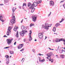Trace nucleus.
Instances as JSON below:
<instances>
[{
    "label": "nucleus",
    "instance_id": "obj_55",
    "mask_svg": "<svg viewBox=\"0 0 65 65\" xmlns=\"http://www.w3.org/2000/svg\"><path fill=\"white\" fill-rule=\"evenodd\" d=\"M46 38H47V37L45 36V39H46Z\"/></svg>",
    "mask_w": 65,
    "mask_h": 65
},
{
    "label": "nucleus",
    "instance_id": "obj_39",
    "mask_svg": "<svg viewBox=\"0 0 65 65\" xmlns=\"http://www.w3.org/2000/svg\"><path fill=\"white\" fill-rule=\"evenodd\" d=\"M39 60L40 61H41V57H39Z\"/></svg>",
    "mask_w": 65,
    "mask_h": 65
},
{
    "label": "nucleus",
    "instance_id": "obj_27",
    "mask_svg": "<svg viewBox=\"0 0 65 65\" xmlns=\"http://www.w3.org/2000/svg\"><path fill=\"white\" fill-rule=\"evenodd\" d=\"M56 28L54 27H53V30L54 32H56Z\"/></svg>",
    "mask_w": 65,
    "mask_h": 65
},
{
    "label": "nucleus",
    "instance_id": "obj_4",
    "mask_svg": "<svg viewBox=\"0 0 65 65\" xmlns=\"http://www.w3.org/2000/svg\"><path fill=\"white\" fill-rule=\"evenodd\" d=\"M13 18H12V19L10 21L11 23L12 24H14L15 22V19L14 18V17H13Z\"/></svg>",
    "mask_w": 65,
    "mask_h": 65
},
{
    "label": "nucleus",
    "instance_id": "obj_40",
    "mask_svg": "<svg viewBox=\"0 0 65 65\" xmlns=\"http://www.w3.org/2000/svg\"><path fill=\"white\" fill-rule=\"evenodd\" d=\"M26 6V4H23V6Z\"/></svg>",
    "mask_w": 65,
    "mask_h": 65
},
{
    "label": "nucleus",
    "instance_id": "obj_11",
    "mask_svg": "<svg viewBox=\"0 0 65 65\" xmlns=\"http://www.w3.org/2000/svg\"><path fill=\"white\" fill-rule=\"evenodd\" d=\"M23 46V44H21L19 45L18 46H17V48H18V49H20L21 48H22V47Z\"/></svg>",
    "mask_w": 65,
    "mask_h": 65
},
{
    "label": "nucleus",
    "instance_id": "obj_63",
    "mask_svg": "<svg viewBox=\"0 0 65 65\" xmlns=\"http://www.w3.org/2000/svg\"><path fill=\"white\" fill-rule=\"evenodd\" d=\"M37 63H38V64H39V63H38V61H37Z\"/></svg>",
    "mask_w": 65,
    "mask_h": 65
},
{
    "label": "nucleus",
    "instance_id": "obj_47",
    "mask_svg": "<svg viewBox=\"0 0 65 65\" xmlns=\"http://www.w3.org/2000/svg\"><path fill=\"white\" fill-rule=\"evenodd\" d=\"M9 47H10V46L6 47V48H9Z\"/></svg>",
    "mask_w": 65,
    "mask_h": 65
},
{
    "label": "nucleus",
    "instance_id": "obj_51",
    "mask_svg": "<svg viewBox=\"0 0 65 65\" xmlns=\"http://www.w3.org/2000/svg\"><path fill=\"white\" fill-rule=\"evenodd\" d=\"M3 5V4H0V5H1V6H2L3 5Z\"/></svg>",
    "mask_w": 65,
    "mask_h": 65
},
{
    "label": "nucleus",
    "instance_id": "obj_56",
    "mask_svg": "<svg viewBox=\"0 0 65 65\" xmlns=\"http://www.w3.org/2000/svg\"><path fill=\"white\" fill-rule=\"evenodd\" d=\"M23 19H22V20L21 22V23H23Z\"/></svg>",
    "mask_w": 65,
    "mask_h": 65
},
{
    "label": "nucleus",
    "instance_id": "obj_3",
    "mask_svg": "<svg viewBox=\"0 0 65 65\" xmlns=\"http://www.w3.org/2000/svg\"><path fill=\"white\" fill-rule=\"evenodd\" d=\"M29 41H31L32 39V38L31 37V34H32V31L31 30H30L29 31Z\"/></svg>",
    "mask_w": 65,
    "mask_h": 65
},
{
    "label": "nucleus",
    "instance_id": "obj_33",
    "mask_svg": "<svg viewBox=\"0 0 65 65\" xmlns=\"http://www.w3.org/2000/svg\"><path fill=\"white\" fill-rule=\"evenodd\" d=\"M64 19H63L62 18V19H61V21H60V22H59V23H62V22H63V21H64Z\"/></svg>",
    "mask_w": 65,
    "mask_h": 65
},
{
    "label": "nucleus",
    "instance_id": "obj_64",
    "mask_svg": "<svg viewBox=\"0 0 65 65\" xmlns=\"http://www.w3.org/2000/svg\"><path fill=\"white\" fill-rule=\"evenodd\" d=\"M64 48V50H65V47L64 48Z\"/></svg>",
    "mask_w": 65,
    "mask_h": 65
},
{
    "label": "nucleus",
    "instance_id": "obj_22",
    "mask_svg": "<svg viewBox=\"0 0 65 65\" xmlns=\"http://www.w3.org/2000/svg\"><path fill=\"white\" fill-rule=\"evenodd\" d=\"M16 37H19V32H18V31H17V32Z\"/></svg>",
    "mask_w": 65,
    "mask_h": 65
},
{
    "label": "nucleus",
    "instance_id": "obj_19",
    "mask_svg": "<svg viewBox=\"0 0 65 65\" xmlns=\"http://www.w3.org/2000/svg\"><path fill=\"white\" fill-rule=\"evenodd\" d=\"M11 29H12V27H10V26L8 27V31H11L10 30H11Z\"/></svg>",
    "mask_w": 65,
    "mask_h": 65
},
{
    "label": "nucleus",
    "instance_id": "obj_35",
    "mask_svg": "<svg viewBox=\"0 0 65 65\" xmlns=\"http://www.w3.org/2000/svg\"><path fill=\"white\" fill-rule=\"evenodd\" d=\"M51 13H52V12H50V13L49 14H48V17H50V16L51 15Z\"/></svg>",
    "mask_w": 65,
    "mask_h": 65
},
{
    "label": "nucleus",
    "instance_id": "obj_20",
    "mask_svg": "<svg viewBox=\"0 0 65 65\" xmlns=\"http://www.w3.org/2000/svg\"><path fill=\"white\" fill-rule=\"evenodd\" d=\"M33 8H34V5H33V4H32L30 7V8H29V9H31Z\"/></svg>",
    "mask_w": 65,
    "mask_h": 65
},
{
    "label": "nucleus",
    "instance_id": "obj_52",
    "mask_svg": "<svg viewBox=\"0 0 65 65\" xmlns=\"http://www.w3.org/2000/svg\"><path fill=\"white\" fill-rule=\"evenodd\" d=\"M59 46L58 47V48H57V51H58V50H59Z\"/></svg>",
    "mask_w": 65,
    "mask_h": 65
},
{
    "label": "nucleus",
    "instance_id": "obj_32",
    "mask_svg": "<svg viewBox=\"0 0 65 65\" xmlns=\"http://www.w3.org/2000/svg\"><path fill=\"white\" fill-rule=\"evenodd\" d=\"M5 3H7L8 2V0H4Z\"/></svg>",
    "mask_w": 65,
    "mask_h": 65
},
{
    "label": "nucleus",
    "instance_id": "obj_49",
    "mask_svg": "<svg viewBox=\"0 0 65 65\" xmlns=\"http://www.w3.org/2000/svg\"><path fill=\"white\" fill-rule=\"evenodd\" d=\"M32 51L33 52H35V50L34 49H33L32 50Z\"/></svg>",
    "mask_w": 65,
    "mask_h": 65
},
{
    "label": "nucleus",
    "instance_id": "obj_14",
    "mask_svg": "<svg viewBox=\"0 0 65 65\" xmlns=\"http://www.w3.org/2000/svg\"><path fill=\"white\" fill-rule=\"evenodd\" d=\"M63 41L64 44L65 45V40H64L63 39H61L59 40V41Z\"/></svg>",
    "mask_w": 65,
    "mask_h": 65
},
{
    "label": "nucleus",
    "instance_id": "obj_61",
    "mask_svg": "<svg viewBox=\"0 0 65 65\" xmlns=\"http://www.w3.org/2000/svg\"><path fill=\"white\" fill-rule=\"evenodd\" d=\"M21 39V38H19V40H20V39Z\"/></svg>",
    "mask_w": 65,
    "mask_h": 65
},
{
    "label": "nucleus",
    "instance_id": "obj_53",
    "mask_svg": "<svg viewBox=\"0 0 65 65\" xmlns=\"http://www.w3.org/2000/svg\"><path fill=\"white\" fill-rule=\"evenodd\" d=\"M7 37V36H6L5 35L3 36V37Z\"/></svg>",
    "mask_w": 65,
    "mask_h": 65
},
{
    "label": "nucleus",
    "instance_id": "obj_43",
    "mask_svg": "<svg viewBox=\"0 0 65 65\" xmlns=\"http://www.w3.org/2000/svg\"><path fill=\"white\" fill-rule=\"evenodd\" d=\"M24 51V48H23L21 50H20V52H23Z\"/></svg>",
    "mask_w": 65,
    "mask_h": 65
},
{
    "label": "nucleus",
    "instance_id": "obj_60",
    "mask_svg": "<svg viewBox=\"0 0 65 65\" xmlns=\"http://www.w3.org/2000/svg\"><path fill=\"white\" fill-rule=\"evenodd\" d=\"M4 49H6V47H4Z\"/></svg>",
    "mask_w": 65,
    "mask_h": 65
},
{
    "label": "nucleus",
    "instance_id": "obj_25",
    "mask_svg": "<svg viewBox=\"0 0 65 65\" xmlns=\"http://www.w3.org/2000/svg\"><path fill=\"white\" fill-rule=\"evenodd\" d=\"M34 26V24L33 23H31L30 24V27H31L32 26Z\"/></svg>",
    "mask_w": 65,
    "mask_h": 65
},
{
    "label": "nucleus",
    "instance_id": "obj_28",
    "mask_svg": "<svg viewBox=\"0 0 65 65\" xmlns=\"http://www.w3.org/2000/svg\"><path fill=\"white\" fill-rule=\"evenodd\" d=\"M44 61H45V59H43L42 60H40V62H44Z\"/></svg>",
    "mask_w": 65,
    "mask_h": 65
},
{
    "label": "nucleus",
    "instance_id": "obj_54",
    "mask_svg": "<svg viewBox=\"0 0 65 65\" xmlns=\"http://www.w3.org/2000/svg\"><path fill=\"white\" fill-rule=\"evenodd\" d=\"M19 8H20V9H21V6H19Z\"/></svg>",
    "mask_w": 65,
    "mask_h": 65
},
{
    "label": "nucleus",
    "instance_id": "obj_36",
    "mask_svg": "<svg viewBox=\"0 0 65 65\" xmlns=\"http://www.w3.org/2000/svg\"><path fill=\"white\" fill-rule=\"evenodd\" d=\"M0 21H2V23H4V22H5L4 20L3 19H2L1 20H0Z\"/></svg>",
    "mask_w": 65,
    "mask_h": 65
},
{
    "label": "nucleus",
    "instance_id": "obj_24",
    "mask_svg": "<svg viewBox=\"0 0 65 65\" xmlns=\"http://www.w3.org/2000/svg\"><path fill=\"white\" fill-rule=\"evenodd\" d=\"M15 9H16V8H13L12 9V11L13 12V13L14 12V11L15 10Z\"/></svg>",
    "mask_w": 65,
    "mask_h": 65
},
{
    "label": "nucleus",
    "instance_id": "obj_48",
    "mask_svg": "<svg viewBox=\"0 0 65 65\" xmlns=\"http://www.w3.org/2000/svg\"><path fill=\"white\" fill-rule=\"evenodd\" d=\"M61 48H60L59 50V52H60L61 51Z\"/></svg>",
    "mask_w": 65,
    "mask_h": 65
},
{
    "label": "nucleus",
    "instance_id": "obj_2",
    "mask_svg": "<svg viewBox=\"0 0 65 65\" xmlns=\"http://www.w3.org/2000/svg\"><path fill=\"white\" fill-rule=\"evenodd\" d=\"M27 30H22V32H20V34L21 36H24V34H27Z\"/></svg>",
    "mask_w": 65,
    "mask_h": 65
},
{
    "label": "nucleus",
    "instance_id": "obj_59",
    "mask_svg": "<svg viewBox=\"0 0 65 65\" xmlns=\"http://www.w3.org/2000/svg\"><path fill=\"white\" fill-rule=\"evenodd\" d=\"M48 48H49V49H50V50H51V49L50 48V47H48Z\"/></svg>",
    "mask_w": 65,
    "mask_h": 65
},
{
    "label": "nucleus",
    "instance_id": "obj_8",
    "mask_svg": "<svg viewBox=\"0 0 65 65\" xmlns=\"http://www.w3.org/2000/svg\"><path fill=\"white\" fill-rule=\"evenodd\" d=\"M50 4L51 6H53L54 5V2L53 1H51L50 2Z\"/></svg>",
    "mask_w": 65,
    "mask_h": 65
},
{
    "label": "nucleus",
    "instance_id": "obj_41",
    "mask_svg": "<svg viewBox=\"0 0 65 65\" xmlns=\"http://www.w3.org/2000/svg\"><path fill=\"white\" fill-rule=\"evenodd\" d=\"M64 1H65V0H63V1H61L60 2V3H62V2H63Z\"/></svg>",
    "mask_w": 65,
    "mask_h": 65
},
{
    "label": "nucleus",
    "instance_id": "obj_31",
    "mask_svg": "<svg viewBox=\"0 0 65 65\" xmlns=\"http://www.w3.org/2000/svg\"><path fill=\"white\" fill-rule=\"evenodd\" d=\"M3 19V17L2 15L0 16V20H2Z\"/></svg>",
    "mask_w": 65,
    "mask_h": 65
},
{
    "label": "nucleus",
    "instance_id": "obj_58",
    "mask_svg": "<svg viewBox=\"0 0 65 65\" xmlns=\"http://www.w3.org/2000/svg\"><path fill=\"white\" fill-rule=\"evenodd\" d=\"M62 51H63V52H64V50H61Z\"/></svg>",
    "mask_w": 65,
    "mask_h": 65
},
{
    "label": "nucleus",
    "instance_id": "obj_1",
    "mask_svg": "<svg viewBox=\"0 0 65 65\" xmlns=\"http://www.w3.org/2000/svg\"><path fill=\"white\" fill-rule=\"evenodd\" d=\"M45 26L44 25H42V27L46 29V30H48L49 29L48 27H51V25L49 24L48 23H46L45 24Z\"/></svg>",
    "mask_w": 65,
    "mask_h": 65
},
{
    "label": "nucleus",
    "instance_id": "obj_44",
    "mask_svg": "<svg viewBox=\"0 0 65 65\" xmlns=\"http://www.w3.org/2000/svg\"><path fill=\"white\" fill-rule=\"evenodd\" d=\"M38 55H39V56H41V55H42V56H43V55L41 54H39Z\"/></svg>",
    "mask_w": 65,
    "mask_h": 65
},
{
    "label": "nucleus",
    "instance_id": "obj_15",
    "mask_svg": "<svg viewBox=\"0 0 65 65\" xmlns=\"http://www.w3.org/2000/svg\"><path fill=\"white\" fill-rule=\"evenodd\" d=\"M18 27H17V26H15L14 27V28L13 29L14 31H15V32H16V31H17V29H18Z\"/></svg>",
    "mask_w": 65,
    "mask_h": 65
},
{
    "label": "nucleus",
    "instance_id": "obj_42",
    "mask_svg": "<svg viewBox=\"0 0 65 65\" xmlns=\"http://www.w3.org/2000/svg\"><path fill=\"white\" fill-rule=\"evenodd\" d=\"M59 52L60 53H63V52L61 50V51H59Z\"/></svg>",
    "mask_w": 65,
    "mask_h": 65
},
{
    "label": "nucleus",
    "instance_id": "obj_37",
    "mask_svg": "<svg viewBox=\"0 0 65 65\" xmlns=\"http://www.w3.org/2000/svg\"><path fill=\"white\" fill-rule=\"evenodd\" d=\"M31 5V3H28V7H29L30 5Z\"/></svg>",
    "mask_w": 65,
    "mask_h": 65
},
{
    "label": "nucleus",
    "instance_id": "obj_23",
    "mask_svg": "<svg viewBox=\"0 0 65 65\" xmlns=\"http://www.w3.org/2000/svg\"><path fill=\"white\" fill-rule=\"evenodd\" d=\"M60 57L61 58H64V55H60Z\"/></svg>",
    "mask_w": 65,
    "mask_h": 65
},
{
    "label": "nucleus",
    "instance_id": "obj_18",
    "mask_svg": "<svg viewBox=\"0 0 65 65\" xmlns=\"http://www.w3.org/2000/svg\"><path fill=\"white\" fill-rule=\"evenodd\" d=\"M60 25L59 23H57L55 25V26L56 27H59V26H60Z\"/></svg>",
    "mask_w": 65,
    "mask_h": 65
},
{
    "label": "nucleus",
    "instance_id": "obj_38",
    "mask_svg": "<svg viewBox=\"0 0 65 65\" xmlns=\"http://www.w3.org/2000/svg\"><path fill=\"white\" fill-rule=\"evenodd\" d=\"M26 39H27L25 38L23 39V41L24 42H26Z\"/></svg>",
    "mask_w": 65,
    "mask_h": 65
},
{
    "label": "nucleus",
    "instance_id": "obj_16",
    "mask_svg": "<svg viewBox=\"0 0 65 65\" xmlns=\"http://www.w3.org/2000/svg\"><path fill=\"white\" fill-rule=\"evenodd\" d=\"M33 5H34L35 7H36L38 5L37 4V3L35 2H34L33 3Z\"/></svg>",
    "mask_w": 65,
    "mask_h": 65
},
{
    "label": "nucleus",
    "instance_id": "obj_57",
    "mask_svg": "<svg viewBox=\"0 0 65 65\" xmlns=\"http://www.w3.org/2000/svg\"><path fill=\"white\" fill-rule=\"evenodd\" d=\"M35 41H37V40H36V39H35Z\"/></svg>",
    "mask_w": 65,
    "mask_h": 65
},
{
    "label": "nucleus",
    "instance_id": "obj_50",
    "mask_svg": "<svg viewBox=\"0 0 65 65\" xmlns=\"http://www.w3.org/2000/svg\"><path fill=\"white\" fill-rule=\"evenodd\" d=\"M16 43H17V42H15L14 43V45H15V44H16Z\"/></svg>",
    "mask_w": 65,
    "mask_h": 65
},
{
    "label": "nucleus",
    "instance_id": "obj_6",
    "mask_svg": "<svg viewBox=\"0 0 65 65\" xmlns=\"http://www.w3.org/2000/svg\"><path fill=\"white\" fill-rule=\"evenodd\" d=\"M38 35L39 36V38L41 39L43 38V35L42 34H38Z\"/></svg>",
    "mask_w": 65,
    "mask_h": 65
},
{
    "label": "nucleus",
    "instance_id": "obj_30",
    "mask_svg": "<svg viewBox=\"0 0 65 65\" xmlns=\"http://www.w3.org/2000/svg\"><path fill=\"white\" fill-rule=\"evenodd\" d=\"M14 13H13L12 14V19H14V18H13V17H14V19H15V16H14Z\"/></svg>",
    "mask_w": 65,
    "mask_h": 65
},
{
    "label": "nucleus",
    "instance_id": "obj_29",
    "mask_svg": "<svg viewBox=\"0 0 65 65\" xmlns=\"http://www.w3.org/2000/svg\"><path fill=\"white\" fill-rule=\"evenodd\" d=\"M42 1H37V2L38 4H39V3H41V2Z\"/></svg>",
    "mask_w": 65,
    "mask_h": 65
},
{
    "label": "nucleus",
    "instance_id": "obj_9",
    "mask_svg": "<svg viewBox=\"0 0 65 65\" xmlns=\"http://www.w3.org/2000/svg\"><path fill=\"white\" fill-rule=\"evenodd\" d=\"M47 59H48L49 60V61H51L52 63H53V59H51V56H48V57H47Z\"/></svg>",
    "mask_w": 65,
    "mask_h": 65
},
{
    "label": "nucleus",
    "instance_id": "obj_45",
    "mask_svg": "<svg viewBox=\"0 0 65 65\" xmlns=\"http://www.w3.org/2000/svg\"><path fill=\"white\" fill-rule=\"evenodd\" d=\"M63 6L64 8L65 9V4H64L63 5Z\"/></svg>",
    "mask_w": 65,
    "mask_h": 65
},
{
    "label": "nucleus",
    "instance_id": "obj_7",
    "mask_svg": "<svg viewBox=\"0 0 65 65\" xmlns=\"http://www.w3.org/2000/svg\"><path fill=\"white\" fill-rule=\"evenodd\" d=\"M37 17L36 15H35L32 17V21L34 22H35L36 20V19Z\"/></svg>",
    "mask_w": 65,
    "mask_h": 65
},
{
    "label": "nucleus",
    "instance_id": "obj_13",
    "mask_svg": "<svg viewBox=\"0 0 65 65\" xmlns=\"http://www.w3.org/2000/svg\"><path fill=\"white\" fill-rule=\"evenodd\" d=\"M11 33V31L10 30H8L7 32V35L8 36H9L10 34Z\"/></svg>",
    "mask_w": 65,
    "mask_h": 65
},
{
    "label": "nucleus",
    "instance_id": "obj_17",
    "mask_svg": "<svg viewBox=\"0 0 65 65\" xmlns=\"http://www.w3.org/2000/svg\"><path fill=\"white\" fill-rule=\"evenodd\" d=\"M52 55H53V53L51 52L48 54L47 55V56H49L50 57H51V56H52Z\"/></svg>",
    "mask_w": 65,
    "mask_h": 65
},
{
    "label": "nucleus",
    "instance_id": "obj_46",
    "mask_svg": "<svg viewBox=\"0 0 65 65\" xmlns=\"http://www.w3.org/2000/svg\"><path fill=\"white\" fill-rule=\"evenodd\" d=\"M9 63V61H7L6 62V63L7 64H8Z\"/></svg>",
    "mask_w": 65,
    "mask_h": 65
},
{
    "label": "nucleus",
    "instance_id": "obj_21",
    "mask_svg": "<svg viewBox=\"0 0 65 65\" xmlns=\"http://www.w3.org/2000/svg\"><path fill=\"white\" fill-rule=\"evenodd\" d=\"M35 9L34 8H32L31 10V12H33L34 10H35Z\"/></svg>",
    "mask_w": 65,
    "mask_h": 65
},
{
    "label": "nucleus",
    "instance_id": "obj_62",
    "mask_svg": "<svg viewBox=\"0 0 65 65\" xmlns=\"http://www.w3.org/2000/svg\"><path fill=\"white\" fill-rule=\"evenodd\" d=\"M24 19H25V20H27V18H24Z\"/></svg>",
    "mask_w": 65,
    "mask_h": 65
},
{
    "label": "nucleus",
    "instance_id": "obj_10",
    "mask_svg": "<svg viewBox=\"0 0 65 65\" xmlns=\"http://www.w3.org/2000/svg\"><path fill=\"white\" fill-rule=\"evenodd\" d=\"M5 57H6V61L7 62H9V56L8 55H6L5 56Z\"/></svg>",
    "mask_w": 65,
    "mask_h": 65
},
{
    "label": "nucleus",
    "instance_id": "obj_12",
    "mask_svg": "<svg viewBox=\"0 0 65 65\" xmlns=\"http://www.w3.org/2000/svg\"><path fill=\"white\" fill-rule=\"evenodd\" d=\"M21 29L22 31H23V30H24V31H25V30L27 29V28L24 26H22L21 27Z\"/></svg>",
    "mask_w": 65,
    "mask_h": 65
},
{
    "label": "nucleus",
    "instance_id": "obj_5",
    "mask_svg": "<svg viewBox=\"0 0 65 65\" xmlns=\"http://www.w3.org/2000/svg\"><path fill=\"white\" fill-rule=\"evenodd\" d=\"M13 40V39H7V43L8 44H10V43Z\"/></svg>",
    "mask_w": 65,
    "mask_h": 65
},
{
    "label": "nucleus",
    "instance_id": "obj_26",
    "mask_svg": "<svg viewBox=\"0 0 65 65\" xmlns=\"http://www.w3.org/2000/svg\"><path fill=\"white\" fill-rule=\"evenodd\" d=\"M10 54L11 55H12V54H14V52L13 51H10Z\"/></svg>",
    "mask_w": 65,
    "mask_h": 65
},
{
    "label": "nucleus",
    "instance_id": "obj_34",
    "mask_svg": "<svg viewBox=\"0 0 65 65\" xmlns=\"http://www.w3.org/2000/svg\"><path fill=\"white\" fill-rule=\"evenodd\" d=\"M55 41L56 42H60V41H59V40H58V39H56Z\"/></svg>",
    "mask_w": 65,
    "mask_h": 65
}]
</instances>
